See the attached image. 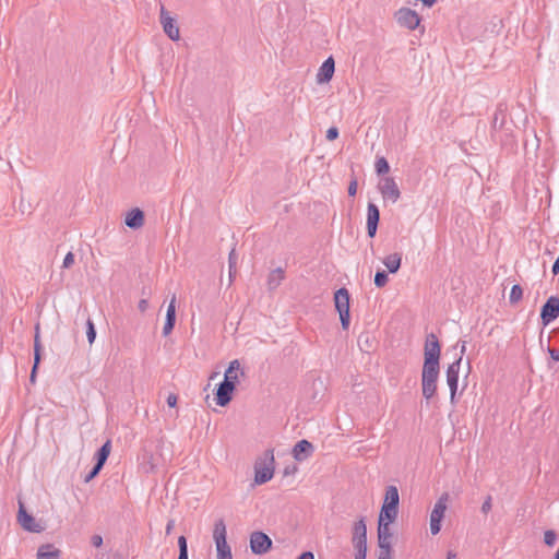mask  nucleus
I'll return each instance as SVG.
<instances>
[{"mask_svg":"<svg viewBox=\"0 0 559 559\" xmlns=\"http://www.w3.org/2000/svg\"><path fill=\"white\" fill-rule=\"evenodd\" d=\"M314 447L308 440L298 441L293 449V456L296 461L302 462L312 455Z\"/></svg>","mask_w":559,"mask_h":559,"instance_id":"obj_18","label":"nucleus"},{"mask_svg":"<svg viewBox=\"0 0 559 559\" xmlns=\"http://www.w3.org/2000/svg\"><path fill=\"white\" fill-rule=\"evenodd\" d=\"M352 543L354 547L367 546V527L364 518L354 523Z\"/></svg>","mask_w":559,"mask_h":559,"instance_id":"obj_17","label":"nucleus"},{"mask_svg":"<svg viewBox=\"0 0 559 559\" xmlns=\"http://www.w3.org/2000/svg\"><path fill=\"white\" fill-rule=\"evenodd\" d=\"M19 524L27 532L40 533L43 531V526H40L35 519L28 514L24 508V504L20 501L19 513H17Z\"/></svg>","mask_w":559,"mask_h":559,"instance_id":"obj_12","label":"nucleus"},{"mask_svg":"<svg viewBox=\"0 0 559 559\" xmlns=\"http://www.w3.org/2000/svg\"><path fill=\"white\" fill-rule=\"evenodd\" d=\"M548 368H549V369H554V365H552V362H551V361H549V362H548Z\"/></svg>","mask_w":559,"mask_h":559,"instance_id":"obj_54","label":"nucleus"},{"mask_svg":"<svg viewBox=\"0 0 559 559\" xmlns=\"http://www.w3.org/2000/svg\"><path fill=\"white\" fill-rule=\"evenodd\" d=\"M547 352L551 358L552 361H559V348H551L548 347Z\"/></svg>","mask_w":559,"mask_h":559,"instance_id":"obj_41","label":"nucleus"},{"mask_svg":"<svg viewBox=\"0 0 559 559\" xmlns=\"http://www.w3.org/2000/svg\"><path fill=\"white\" fill-rule=\"evenodd\" d=\"M178 559H189L188 557V550H180L179 551V556H178Z\"/></svg>","mask_w":559,"mask_h":559,"instance_id":"obj_51","label":"nucleus"},{"mask_svg":"<svg viewBox=\"0 0 559 559\" xmlns=\"http://www.w3.org/2000/svg\"><path fill=\"white\" fill-rule=\"evenodd\" d=\"M297 559H314V556L311 551H305Z\"/></svg>","mask_w":559,"mask_h":559,"instance_id":"obj_48","label":"nucleus"},{"mask_svg":"<svg viewBox=\"0 0 559 559\" xmlns=\"http://www.w3.org/2000/svg\"><path fill=\"white\" fill-rule=\"evenodd\" d=\"M374 167H376V171H377L378 175L388 174L389 170H390L389 163H388V160L384 157H379L376 160Z\"/></svg>","mask_w":559,"mask_h":559,"instance_id":"obj_31","label":"nucleus"},{"mask_svg":"<svg viewBox=\"0 0 559 559\" xmlns=\"http://www.w3.org/2000/svg\"><path fill=\"white\" fill-rule=\"evenodd\" d=\"M462 357L452 362L447 370V383L450 388L451 392V402L454 401L456 391H457V382H459V372L461 368Z\"/></svg>","mask_w":559,"mask_h":559,"instance_id":"obj_14","label":"nucleus"},{"mask_svg":"<svg viewBox=\"0 0 559 559\" xmlns=\"http://www.w3.org/2000/svg\"><path fill=\"white\" fill-rule=\"evenodd\" d=\"M226 535V525L224 521L219 519L215 522L213 530V539L216 545L217 559H233Z\"/></svg>","mask_w":559,"mask_h":559,"instance_id":"obj_2","label":"nucleus"},{"mask_svg":"<svg viewBox=\"0 0 559 559\" xmlns=\"http://www.w3.org/2000/svg\"><path fill=\"white\" fill-rule=\"evenodd\" d=\"M41 343H40V336H39V324H36L35 326V336H34V359L36 360V364L40 362L41 356Z\"/></svg>","mask_w":559,"mask_h":559,"instance_id":"obj_29","label":"nucleus"},{"mask_svg":"<svg viewBox=\"0 0 559 559\" xmlns=\"http://www.w3.org/2000/svg\"><path fill=\"white\" fill-rule=\"evenodd\" d=\"M272 539L263 532L250 535V549L254 555H264L272 548Z\"/></svg>","mask_w":559,"mask_h":559,"instance_id":"obj_9","label":"nucleus"},{"mask_svg":"<svg viewBox=\"0 0 559 559\" xmlns=\"http://www.w3.org/2000/svg\"><path fill=\"white\" fill-rule=\"evenodd\" d=\"M356 550L355 559H366L367 546L354 547Z\"/></svg>","mask_w":559,"mask_h":559,"instance_id":"obj_40","label":"nucleus"},{"mask_svg":"<svg viewBox=\"0 0 559 559\" xmlns=\"http://www.w3.org/2000/svg\"><path fill=\"white\" fill-rule=\"evenodd\" d=\"M338 136V129L336 127H331L326 131V140L334 141Z\"/></svg>","mask_w":559,"mask_h":559,"instance_id":"obj_39","label":"nucleus"},{"mask_svg":"<svg viewBox=\"0 0 559 559\" xmlns=\"http://www.w3.org/2000/svg\"><path fill=\"white\" fill-rule=\"evenodd\" d=\"M399 490L395 486H389L385 489V496L382 507H391L399 510Z\"/></svg>","mask_w":559,"mask_h":559,"instance_id":"obj_23","label":"nucleus"},{"mask_svg":"<svg viewBox=\"0 0 559 559\" xmlns=\"http://www.w3.org/2000/svg\"><path fill=\"white\" fill-rule=\"evenodd\" d=\"M378 189L384 200L395 203L401 198L400 188L393 177H383L379 183Z\"/></svg>","mask_w":559,"mask_h":559,"instance_id":"obj_8","label":"nucleus"},{"mask_svg":"<svg viewBox=\"0 0 559 559\" xmlns=\"http://www.w3.org/2000/svg\"><path fill=\"white\" fill-rule=\"evenodd\" d=\"M441 346L436 334L430 333L426 336L425 348H424V366L423 367H432L440 368L439 359H440Z\"/></svg>","mask_w":559,"mask_h":559,"instance_id":"obj_4","label":"nucleus"},{"mask_svg":"<svg viewBox=\"0 0 559 559\" xmlns=\"http://www.w3.org/2000/svg\"><path fill=\"white\" fill-rule=\"evenodd\" d=\"M396 21L401 26L414 31L420 23L418 13L408 8L400 9L395 14Z\"/></svg>","mask_w":559,"mask_h":559,"instance_id":"obj_10","label":"nucleus"},{"mask_svg":"<svg viewBox=\"0 0 559 559\" xmlns=\"http://www.w3.org/2000/svg\"><path fill=\"white\" fill-rule=\"evenodd\" d=\"M447 559H456V554L453 552V551H449L448 556H447Z\"/></svg>","mask_w":559,"mask_h":559,"instance_id":"obj_53","label":"nucleus"},{"mask_svg":"<svg viewBox=\"0 0 559 559\" xmlns=\"http://www.w3.org/2000/svg\"><path fill=\"white\" fill-rule=\"evenodd\" d=\"M178 546H179V551L188 550L187 539L185 536H179Z\"/></svg>","mask_w":559,"mask_h":559,"instance_id":"obj_44","label":"nucleus"},{"mask_svg":"<svg viewBox=\"0 0 559 559\" xmlns=\"http://www.w3.org/2000/svg\"><path fill=\"white\" fill-rule=\"evenodd\" d=\"M392 537L391 525H388V523H378V559H392Z\"/></svg>","mask_w":559,"mask_h":559,"instance_id":"obj_3","label":"nucleus"},{"mask_svg":"<svg viewBox=\"0 0 559 559\" xmlns=\"http://www.w3.org/2000/svg\"><path fill=\"white\" fill-rule=\"evenodd\" d=\"M273 450H266L262 457L254 463V484L263 485L272 479L274 475Z\"/></svg>","mask_w":559,"mask_h":559,"instance_id":"obj_1","label":"nucleus"},{"mask_svg":"<svg viewBox=\"0 0 559 559\" xmlns=\"http://www.w3.org/2000/svg\"><path fill=\"white\" fill-rule=\"evenodd\" d=\"M556 542H557V534L555 531L548 530L544 533V543L547 546L551 547L556 544Z\"/></svg>","mask_w":559,"mask_h":559,"instance_id":"obj_33","label":"nucleus"},{"mask_svg":"<svg viewBox=\"0 0 559 559\" xmlns=\"http://www.w3.org/2000/svg\"><path fill=\"white\" fill-rule=\"evenodd\" d=\"M91 543L94 547H100L103 545V537L100 535H93Z\"/></svg>","mask_w":559,"mask_h":559,"instance_id":"obj_42","label":"nucleus"},{"mask_svg":"<svg viewBox=\"0 0 559 559\" xmlns=\"http://www.w3.org/2000/svg\"><path fill=\"white\" fill-rule=\"evenodd\" d=\"M148 308V301L147 299H141L138 304V309L143 313Z\"/></svg>","mask_w":559,"mask_h":559,"instance_id":"obj_45","label":"nucleus"},{"mask_svg":"<svg viewBox=\"0 0 559 559\" xmlns=\"http://www.w3.org/2000/svg\"><path fill=\"white\" fill-rule=\"evenodd\" d=\"M459 344H460V352L463 355L465 353V350H466V342L462 341Z\"/></svg>","mask_w":559,"mask_h":559,"instance_id":"obj_52","label":"nucleus"},{"mask_svg":"<svg viewBox=\"0 0 559 559\" xmlns=\"http://www.w3.org/2000/svg\"><path fill=\"white\" fill-rule=\"evenodd\" d=\"M124 224L132 229L141 228L144 225L143 211L138 207L129 211L126 215Z\"/></svg>","mask_w":559,"mask_h":559,"instance_id":"obj_19","label":"nucleus"},{"mask_svg":"<svg viewBox=\"0 0 559 559\" xmlns=\"http://www.w3.org/2000/svg\"><path fill=\"white\" fill-rule=\"evenodd\" d=\"M160 23L163 25L165 34L171 40H178L180 38L179 27L177 26L175 20L169 15V13L165 10L164 7L160 9Z\"/></svg>","mask_w":559,"mask_h":559,"instance_id":"obj_13","label":"nucleus"},{"mask_svg":"<svg viewBox=\"0 0 559 559\" xmlns=\"http://www.w3.org/2000/svg\"><path fill=\"white\" fill-rule=\"evenodd\" d=\"M285 277V272L282 267H277L275 270H273L270 275H269V278H267V286H269V289H275L277 288L282 281L284 280Z\"/></svg>","mask_w":559,"mask_h":559,"instance_id":"obj_26","label":"nucleus"},{"mask_svg":"<svg viewBox=\"0 0 559 559\" xmlns=\"http://www.w3.org/2000/svg\"><path fill=\"white\" fill-rule=\"evenodd\" d=\"M380 219V212L374 203H368L367 206V233L370 238L377 234V228Z\"/></svg>","mask_w":559,"mask_h":559,"instance_id":"obj_16","label":"nucleus"},{"mask_svg":"<svg viewBox=\"0 0 559 559\" xmlns=\"http://www.w3.org/2000/svg\"><path fill=\"white\" fill-rule=\"evenodd\" d=\"M551 271H552L554 275L559 274V257L557 258V260L552 264Z\"/></svg>","mask_w":559,"mask_h":559,"instance_id":"obj_49","label":"nucleus"},{"mask_svg":"<svg viewBox=\"0 0 559 559\" xmlns=\"http://www.w3.org/2000/svg\"><path fill=\"white\" fill-rule=\"evenodd\" d=\"M402 257L400 253H392L383 259V264L390 273H396L401 267Z\"/></svg>","mask_w":559,"mask_h":559,"instance_id":"obj_25","label":"nucleus"},{"mask_svg":"<svg viewBox=\"0 0 559 559\" xmlns=\"http://www.w3.org/2000/svg\"><path fill=\"white\" fill-rule=\"evenodd\" d=\"M440 368L423 367L421 371V391L423 396L429 401L437 392V380Z\"/></svg>","mask_w":559,"mask_h":559,"instance_id":"obj_6","label":"nucleus"},{"mask_svg":"<svg viewBox=\"0 0 559 559\" xmlns=\"http://www.w3.org/2000/svg\"><path fill=\"white\" fill-rule=\"evenodd\" d=\"M448 499H449V495L443 493L437 500V502L430 513V532L432 535H437L441 530V521L444 518Z\"/></svg>","mask_w":559,"mask_h":559,"instance_id":"obj_7","label":"nucleus"},{"mask_svg":"<svg viewBox=\"0 0 559 559\" xmlns=\"http://www.w3.org/2000/svg\"><path fill=\"white\" fill-rule=\"evenodd\" d=\"M74 264V254L72 252H68L63 259L62 267L70 269Z\"/></svg>","mask_w":559,"mask_h":559,"instance_id":"obj_38","label":"nucleus"},{"mask_svg":"<svg viewBox=\"0 0 559 559\" xmlns=\"http://www.w3.org/2000/svg\"><path fill=\"white\" fill-rule=\"evenodd\" d=\"M239 369H240V362L237 359L230 361L227 370L225 371L224 380L233 381V383L236 385V383L238 382L237 371Z\"/></svg>","mask_w":559,"mask_h":559,"instance_id":"obj_27","label":"nucleus"},{"mask_svg":"<svg viewBox=\"0 0 559 559\" xmlns=\"http://www.w3.org/2000/svg\"><path fill=\"white\" fill-rule=\"evenodd\" d=\"M167 404L169 407H175L177 405V396L170 393L167 397Z\"/></svg>","mask_w":559,"mask_h":559,"instance_id":"obj_47","label":"nucleus"},{"mask_svg":"<svg viewBox=\"0 0 559 559\" xmlns=\"http://www.w3.org/2000/svg\"><path fill=\"white\" fill-rule=\"evenodd\" d=\"M523 296V289L520 285L515 284L512 286L510 295H509V301L510 304H516L522 299Z\"/></svg>","mask_w":559,"mask_h":559,"instance_id":"obj_30","label":"nucleus"},{"mask_svg":"<svg viewBox=\"0 0 559 559\" xmlns=\"http://www.w3.org/2000/svg\"><path fill=\"white\" fill-rule=\"evenodd\" d=\"M559 317V298L551 296L542 307L540 318L544 325L549 324L551 321Z\"/></svg>","mask_w":559,"mask_h":559,"instance_id":"obj_11","label":"nucleus"},{"mask_svg":"<svg viewBox=\"0 0 559 559\" xmlns=\"http://www.w3.org/2000/svg\"><path fill=\"white\" fill-rule=\"evenodd\" d=\"M37 559H60L61 550L53 544L41 545L36 554Z\"/></svg>","mask_w":559,"mask_h":559,"instance_id":"obj_22","label":"nucleus"},{"mask_svg":"<svg viewBox=\"0 0 559 559\" xmlns=\"http://www.w3.org/2000/svg\"><path fill=\"white\" fill-rule=\"evenodd\" d=\"M174 524H175L174 520L168 521L167 526H166V534H170V532L174 527Z\"/></svg>","mask_w":559,"mask_h":559,"instance_id":"obj_50","label":"nucleus"},{"mask_svg":"<svg viewBox=\"0 0 559 559\" xmlns=\"http://www.w3.org/2000/svg\"><path fill=\"white\" fill-rule=\"evenodd\" d=\"M399 510L391 507H382L378 523H388L391 525L397 519Z\"/></svg>","mask_w":559,"mask_h":559,"instance_id":"obj_24","label":"nucleus"},{"mask_svg":"<svg viewBox=\"0 0 559 559\" xmlns=\"http://www.w3.org/2000/svg\"><path fill=\"white\" fill-rule=\"evenodd\" d=\"M110 450H111V442L110 440H107L103 445L102 448L97 451V464L98 466H104V464L106 463L109 454H110Z\"/></svg>","mask_w":559,"mask_h":559,"instance_id":"obj_28","label":"nucleus"},{"mask_svg":"<svg viewBox=\"0 0 559 559\" xmlns=\"http://www.w3.org/2000/svg\"><path fill=\"white\" fill-rule=\"evenodd\" d=\"M492 508V498L491 496H487L485 501L481 504V512L484 514H488Z\"/></svg>","mask_w":559,"mask_h":559,"instance_id":"obj_37","label":"nucleus"},{"mask_svg":"<svg viewBox=\"0 0 559 559\" xmlns=\"http://www.w3.org/2000/svg\"><path fill=\"white\" fill-rule=\"evenodd\" d=\"M389 281L388 274L384 271H378L374 275V285L377 287H383Z\"/></svg>","mask_w":559,"mask_h":559,"instance_id":"obj_32","label":"nucleus"},{"mask_svg":"<svg viewBox=\"0 0 559 559\" xmlns=\"http://www.w3.org/2000/svg\"><path fill=\"white\" fill-rule=\"evenodd\" d=\"M233 381L224 380L219 383L216 390V403L219 406H226L233 399V392L235 390Z\"/></svg>","mask_w":559,"mask_h":559,"instance_id":"obj_15","label":"nucleus"},{"mask_svg":"<svg viewBox=\"0 0 559 559\" xmlns=\"http://www.w3.org/2000/svg\"><path fill=\"white\" fill-rule=\"evenodd\" d=\"M357 193V181L353 180L348 186V195L354 197Z\"/></svg>","mask_w":559,"mask_h":559,"instance_id":"obj_43","label":"nucleus"},{"mask_svg":"<svg viewBox=\"0 0 559 559\" xmlns=\"http://www.w3.org/2000/svg\"><path fill=\"white\" fill-rule=\"evenodd\" d=\"M228 262H229V277L231 280L233 275L236 273V263H237V257H236L235 249H233L230 251L229 257H228Z\"/></svg>","mask_w":559,"mask_h":559,"instance_id":"obj_34","label":"nucleus"},{"mask_svg":"<svg viewBox=\"0 0 559 559\" xmlns=\"http://www.w3.org/2000/svg\"><path fill=\"white\" fill-rule=\"evenodd\" d=\"M176 323V296H173L166 312V321L163 328L164 336L171 333Z\"/></svg>","mask_w":559,"mask_h":559,"instance_id":"obj_20","label":"nucleus"},{"mask_svg":"<svg viewBox=\"0 0 559 559\" xmlns=\"http://www.w3.org/2000/svg\"><path fill=\"white\" fill-rule=\"evenodd\" d=\"M86 335H87L88 343L93 344V342L95 341V337H96V331H95L94 323L92 322L91 319L87 320Z\"/></svg>","mask_w":559,"mask_h":559,"instance_id":"obj_35","label":"nucleus"},{"mask_svg":"<svg viewBox=\"0 0 559 559\" xmlns=\"http://www.w3.org/2000/svg\"><path fill=\"white\" fill-rule=\"evenodd\" d=\"M335 308L340 314L342 328L347 330L349 326V293L346 288H340L334 294Z\"/></svg>","mask_w":559,"mask_h":559,"instance_id":"obj_5","label":"nucleus"},{"mask_svg":"<svg viewBox=\"0 0 559 559\" xmlns=\"http://www.w3.org/2000/svg\"><path fill=\"white\" fill-rule=\"evenodd\" d=\"M102 468L103 466H98V464L96 463L94 467L91 469V472L85 476L84 481L90 483L94 477L98 475Z\"/></svg>","mask_w":559,"mask_h":559,"instance_id":"obj_36","label":"nucleus"},{"mask_svg":"<svg viewBox=\"0 0 559 559\" xmlns=\"http://www.w3.org/2000/svg\"><path fill=\"white\" fill-rule=\"evenodd\" d=\"M335 70V63L332 57H329L320 67L319 72L317 74V80L319 83L329 82Z\"/></svg>","mask_w":559,"mask_h":559,"instance_id":"obj_21","label":"nucleus"},{"mask_svg":"<svg viewBox=\"0 0 559 559\" xmlns=\"http://www.w3.org/2000/svg\"><path fill=\"white\" fill-rule=\"evenodd\" d=\"M38 365L39 364H36V360L34 359V365H33V368H32L31 377H29V381L32 383H35L36 372H37V369H38Z\"/></svg>","mask_w":559,"mask_h":559,"instance_id":"obj_46","label":"nucleus"}]
</instances>
